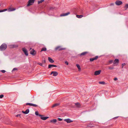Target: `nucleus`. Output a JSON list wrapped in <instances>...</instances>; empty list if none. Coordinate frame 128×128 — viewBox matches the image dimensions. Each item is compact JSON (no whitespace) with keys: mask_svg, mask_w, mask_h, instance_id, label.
Instances as JSON below:
<instances>
[{"mask_svg":"<svg viewBox=\"0 0 128 128\" xmlns=\"http://www.w3.org/2000/svg\"><path fill=\"white\" fill-rule=\"evenodd\" d=\"M7 45L3 43L0 46V50L2 51L5 50L7 48Z\"/></svg>","mask_w":128,"mask_h":128,"instance_id":"obj_1","label":"nucleus"},{"mask_svg":"<svg viewBox=\"0 0 128 128\" xmlns=\"http://www.w3.org/2000/svg\"><path fill=\"white\" fill-rule=\"evenodd\" d=\"M35 0H29L28 2V4L27 5V6H28L32 5L34 3Z\"/></svg>","mask_w":128,"mask_h":128,"instance_id":"obj_2","label":"nucleus"},{"mask_svg":"<svg viewBox=\"0 0 128 128\" xmlns=\"http://www.w3.org/2000/svg\"><path fill=\"white\" fill-rule=\"evenodd\" d=\"M22 50L24 52L26 56H28V50L26 49L25 48H22Z\"/></svg>","mask_w":128,"mask_h":128,"instance_id":"obj_3","label":"nucleus"},{"mask_svg":"<svg viewBox=\"0 0 128 128\" xmlns=\"http://www.w3.org/2000/svg\"><path fill=\"white\" fill-rule=\"evenodd\" d=\"M117 6H120L122 4V1L120 0H117L115 2Z\"/></svg>","mask_w":128,"mask_h":128,"instance_id":"obj_4","label":"nucleus"},{"mask_svg":"<svg viewBox=\"0 0 128 128\" xmlns=\"http://www.w3.org/2000/svg\"><path fill=\"white\" fill-rule=\"evenodd\" d=\"M70 14V12H68L66 13H63L60 14V16H67Z\"/></svg>","mask_w":128,"mask_h":128,"instance_id":"obj_5","label":"nucleus"},{"mask_svg":"<svg viewBox=\"0 0 128 128\" xmlns=\"http://www.w3.org/2000/svg\"><path fill=\"white\" fill-rule=\"evenodd\" d=\"M60 46H57V47H56L55 50H58V49H58V50L59 51H60L61 50H64L66 49V48H60Z\"/></svg>","mask_w":128,"mask_h":128,"instance_id":"obj_6","label":"nucleus"},{"mask_svg":"<svg viewBox=\"0 0 128 128\" xmlns=\"http://www.w3.org/2000/svg\"><path fill=\"white\" fill-rule=\"evenodd\" d=\"M101 71L100 70L96 71L94 72V74L95 75H98L100 74Z\"/></svg>","mask_w":128,"mask_h":128,"instance_id":"obj_7","label":"nucleus"},{"mask_svg":"<svg viewBox=\"0 0 128 128\" xmlns=\"http://www.w3.org/2000/svg\"><path fill=\"white\" fill-rule=\"evenodd\" d=\"M64 120V121L66 122L67 123H70L73 122V120H71L70 118L65 119Z\"/></svg>","mask_w":128,"mask_h":128,"instance_id":"obj_8","label":"nucleus"},{"mask_svg":"<svg viewBox=\"0 0 128 128\" xmlns=\"http://www.w3.org/2000/svg\"><path fill=\"white\" fill-rule=\"evenodd\" d=\"M31 54L33 56L35 55L36 54V51L34 49H32L30 51Z\"/></svg>","mask_w":128,"mask_h":128,"instance_id":"obj_9","label":"nucleus"},{"mask_svg":"<svg viewBox=\"0 0 128 128\" xmlns=\"http://www.w3.org/2000/svg\"><path fill=\"white\" fill-rule=\"evenodd\" d=\"M41 117V118L43 120H46L49 117L47 116H44L42 115V116H40Z\"/></svg>","mask_w":128,"mask_h":128,"instance_id":"obj_10","label":"nucleus"},{"mask_svg":"<svg viewBox=\"0 0 128 128\" xmlns=\"http://www.w3.org/2000/svg\"><path fill=\"white\" fill-rule=\"evenodd\" d=\"M30 112V110L29 109H27L26 110L24 111H22V112L23 114H26L29 113Z\"/></svg>","mask_w":128,"mask_h":128,"instance_id":"obj_11","label":"nucleus"},{"mask_svg":"<svg viewBox=\"0 0 128 128\" xmlns=\"http://www.w3.org/2000/svg\"><path fill=\"white\" fill-rule=\"evenodd\" d=\"M88 52H84L78 55V56H82L85 55L86 54H88Z\"/></svg>","mask_w":128,"mask_h":128,"instance_id":"obj_12","label":"nucleus"},{"mask_svg":"<svg viewBox=\"0 0 128 128\" xmlns=\"http://www.w3.org/2000/svg\"><path fill=\"white\" fill-rule=\"evenodd\" d=\"M16 10V8H9L8 10V12H10L11 11H12L15 10Z\"/></svg>","mask_w":128,"mask_h":128,"instance_id":"obj_13","label":"nucleus"},{"mask_svg":"<svg viewBox=\"0 0 128 128\" xmlns=\"http://www.w3.org/2000/svg\"><path fill=\"white\" fill-rule=\"evenodd\" d=\"M48 59L49 62H50L51 63H53L54 62V60L50 57H48Z\"/></svg>","mask_w":128,"mask_h":128,"instance_id":"obj_14","label":"nucleus"},{"mask_svg":"<svg viewBox=\"0 0 128 128\" xmlns=\"http://www.w3.org/2000/svg\"><path fill=\"white\" fill-rule=\"evenodd\" d=\"M119 62V60L118 59H116L114 60L113 63L114 64H115L116 63H118Z\"/></svg>","mask_w":128,"mask_h":128,"instance_id":"obj_15","label":"nucleus"},{"mask_svg":"<svg viewBox=\"0 0 128 128\" xmlns=\"http://www.w3.org/2000/svg\"><path fill=\"white\" fill-rule=\"evenodd\" d=\"M58 72L56 71H54L53 75L54 76H56L58 75Z\"/></svg>","mask_w":128,"mask_h":128,"instance_id":"obj_16","label":"nucleus"},{"mask_svg":"<svg viewBox=\"0 0 128 128\" xmlns=\"http://www.w3.org/2000/svg\"><path fill=\"white\" fill-rule=\"evenodd\" d=\"M60 104V103H56L53 105L52 106V108H53L56 107V106H59Z\"/></svg>","mask_w":128,"mask_h":128,"instance_id":"obj_17","label":"nucleus"},{"mask_svg":"<svg viewBox=\"0 0 128 128\" xmlns=\"http://www.w3.org/2000/svg\"><path fill=\"white\" fill-rule=\"evenodd\" d=\"M35 114L36 116H42V115L39 114L38 111H36L35 112Z\"/></svg>","mask_w":128,"mask_h":128,"instance_id":"obj_18","label":"nucleus"},{"mask_svg":"<svg viewBox=\"0 0 128 128\" xmlns=\"http://www.w3.org/2000/svg\"><path fill=\"white\" fill-rule=\"evenodd\" d=\"M75 105L77 107L79 108L80 106V105L78 102H77L75 103Z\"/></svg>","mask_w":128,"mask_h":128,"instance_id":"obj_19","label":"nucleus"},{"mask_svg":"<svg viewBox=\"0 0 128 128\" xmlns=\"http://www.w3.org/2000/svg\"><path fill=\"white\" fill-rule=\"evenodd\" d=\"M57 122V120L56 119H54L52 120H50V122H53L54 123L56 122Z\"/></svg>","mask_w":128,"mask_h":128,"instance_id":"obj_20","label":"nucleus"},{"mask_svg":"<svg viewBox=\"0 0 128 128\" xmlns=\"http://www.w3.org/2000/svg\"><path fill=\"white\" fill-rule=\"evenodd\" d=\"M83 16L82 15H76V17L79 18H81Z\"/></svg>","mask_w":128,"mask_h":128,"instance_id":"obj_21","label":"nucleus"},{"mask_svg":"<svg viewBox=\"0 0 128 128\" xmlns=\"http://www.w3.org/2000/svg\"><path fill=\"white\" fill-rule=\"evenodd\" d=\"M46 48L45 47H43L42 48L41 52L43 51H46Z\"/></svg>","mask_w":128,"mask_h":128,"instance_id":"obj_22","label":"nucleus"},{"mask_svg":"<svg viewBox=\"0 0 128 128\" xmlns=\"http://www.w3.org/2000/svg\"><path fill=\"white\" fill-rule=\"evenodd\" d=\"M76 66H77V67L78 68V70H80L81 68H80V65L78 64H76Z\"/></svg>","mask_w":128,"mask_h":128,"instance_id":"obj_23","label":"nucleus"},{"mask_svg":"<svg viewBox=\"0 0 128 128\" xmlns=\"http://www.w3.org/2000/svg\"><path fill=\"white\" fill-rule=\"evenodd\" d=\"M113 61L112 60H110L109 61V63L108 64H106V65H108L110 64H111L112 63Z\"/></svg>","mask_w":128,"mask_h":128,"instance_id":"obj_24","label":"nucleus"},{"mask_svg":"<svg viewBox=\"0 0 128 128\" xmlns=\"http://www.w3.org/2000/svg\"><path fill=\"white\" fill-rule=\"evenodd\" d=\"M7 10V9H5L2 10H0V12H5Z\"/></svg>","mask_w":128,"mask_h":128,"instance_id":"obj_25","label":"nucleus"},{"mask_svg":"<svg viewBox=\"0 0 128 128\" xmlns=\"http://www.w3.org/2000/svg\"><path fill=\"white\" fill-rule=\"evenodd\" d=\"M44 1V0H39L38 2V4H40L42 3V2Z\"/></svg>","mask_w":128,"mask_h":128,"instance_id":"obj_26","label":"nucleus"},{"mask_svg":"<svg viewBox=\"0 0 128 128\" xmlns=\"http://www.w3.org/2000/svg\"><path fill=\"white\" fill-rule=\"evenodd\" d=\"M124 7L125 8H126L125 10H126L128 8V4H126L125 6H124Z\"/></svg>","mask_w":128,"mask_h":128,"instance_id":"obj_27","label":"nucleus"},{"mask_svg":"<svg viewBox=\"0 0 128 128\" xmlns=\"http://www.w3.org/2000/svg\"><path fill=\"white\" fill-rule=\"evenodd\" d=\"M32 103H27L26 104V105H29L30 106H32Z\"/></svg>","mask_w":128,"mask_h":128,"instance_id":"obj_28","label":"nucleus"},{"mask_svg":"<svg viewBox=\"0 0 128 128\" xmlns=\"http://www.w3.org/2000/svg\"><path fill=\"white\" fill-rule=\"evenodd\" d=\"M99 83L100 84H105V82L103 81L100 82H99Z\"/></svg>","mask_w":128,"mask_h":128,"instance_id":"obj_29","label":"nucleus"},{"mask_svg":"<svg viewBox=\"0 0 128 128\" xmlns=\"http://www.w3.org/2000/svg\"><path fill=\"white\" fill-rule=\"evenodd\" d=\"M54 7H50V8L49 11L50 10H53L54 9Z\"/></svg>","mask_w":128,"mask_h":128,"instance_id":"obj_30","label":"nucleus"},{"mask_svg":"<svg viewBox=\"0 0 128 128\" xmlns=\"http://www.w3.org/2000/svg\"><path fill=\"white\" fill-rule=\"evenodd\" d=\"M32 106L34 107H37L38 106L36 104H32Z\"/></svg>","mask_w":128,"mask_h":128,"instance_id":"obj_31","label":"nucleus"},{"mask_svg":"<svg viewBox=\"0 0 128 128\" xmlns=\"http://www.w3.org/2000/svg\"><path fill=\"white\" fill-rule=\"evenodd\" d=\"M98 58V56H96L94 58V60H96Z\"/></svg>","mask_w":128,"mask_h":128,"instance_id":"obj_32","label":"nucleus"},{"mask_svg":"<svg viewBox=\"0 0 128 128\" xmlns=\"http://www.w3.org/2000/svg\"><path fill=\"white\" fill-rule=\"evenodd\" d=\"M51 67H52V64H50L48 65V68H50Z\"/></svg>","mask_w":128,"mask_h":128,"instance_id":"obj_33","label":"nucleus"},{"mask_svg":"<svg viewBox=\"0 0 128 128\" xmlns=\"http://www.w3.org/2000/svg\"><path fill=\"white\" fill-rule=\"evenodd\" d=\"M21 114H17L16 115V116L17 117H19L20 118H21Z\"/></svg>","mask_w":128,"mask_h":128,"instance_id":"obj_34","label":"nucleus"},{"mask_svg":"<svg viewBox=\"0 0 128 128\" xmlns=\"http://www.w3.org/2000/svg\"><path fill=\"white\" fill-rule=\"evenodd\" d=\"M18 70V69L16 68H14L12 70V72H13V71L16 70Z\"/></svg>","mask_w":128,"mask_h":128,"instance_id":"obj_35","label":"nucleus"},{"mask_svg":"<svg viewBox=\"0 0 128 128\" xmlns=\"http://www.w3.org/2000/svg\"><path fill=\"white\" fill-rule=\"evenodd\" d=\"M42 64H43L42 63H38V64L40 66H42L44 67V66H42Z\"/></svg>","mask_w":128,"mask_h":128,"instance_id":"obj_36","label":"nucleus"},{"mask_svg":"<svg viewBox=\"0 0 128 128\" xmlns=\"http://www.w3.org/2000/svg\"><path fill=\"white\" fill-rule=\"evenodd\" d=\"M126 64L125 63H124L122 64V68L124 67V66Z\"/></svg>","mask_w":128,"mask_h":128,"instance_id":"obj_37","label":"nucleus"},{"mask_svg":"<svg viewBox=\"0 0 128 128\" xmlns=\"http://www.w3.org/2000/svg\"><path fill=\"white\" fill-rule=\"evenodd\" d=\"M94 60V59L93 58L90 59V61L91 62L93 61Z\"/></svg>","mask_w":128,"mask_h":128,"instance_id":"obj_38","label":"nucleus"},{"mask_svg":"<svg viewBox=\"0 0 128 128\" xmlns=\"http://www.w3.org/2000/svg\"><path fill=\"white\" fill-rule=\"evenodd\" d=\"M4 95L3 94H1L0 95V98H2L3 97H4Z\"/></svg>","mask_w":128,"mask_h":128,"instance_id":"obj_39","label":"nucleus"},{"mask_svg":"<svg viewBox=\"0 0 128 128\" xmlns=\"http://www.w3.org/2000/svg\"><path fill=\"white\" fill-rule=\"evenodd\" d=\"M0 71L3 73H4L6 72V71L5 70H1Z\"/></svg>","mask_w":128,"mask_h":128,"instance_id":"obj_40","label":"nucleus"},{"mask_svg":"<svg viewBox=\"0 0 128 128\" xmlns=\"http://www.w3.org/2000/svg\"><path fill=\"white\" fill-rule=\"evenodd\" d=\"M46 62V61L45 60H44L42 61V64H44Z\"/></svg>","mask_w":128,"mask_h":128,"instance_id":"obj_41","label":"nucleus"},{"mask_svg":"<svg viewBox=\"0 0 128 128\" xmlns=\"http://www.w3.org/2000/svg\"><path fill=\"white\" fill-rule=\"evenodd\" d=\"M58 120L59 121H61L62 120V119L58 118Z\"/></svg>","mask_w":128,"mask_h":128,"instance_id":"obj_42","label":"nucleus"},{"mask_svg":"<svg viewBox=\"0 0 128 128\" xmlns=\"http://www.w3.org/2000/svg\"><path fill=\"white\" fill-rule=\"evenodd\" d=\"M88 126L90 127H93V126L92 124H90Z\"/></svg>","mask_w":128,"mask_h":128,"instance_id":"obj_43","label":"nucleus"},{"mask_svg":"<svg viewBox=\"0 0 128 128\" xmlns=\"http://www.w3.org/2000/svg\"><path fill=\"white\" fill-rule=\"evenodd\" d=\"M52 67H57V66L54 64H52Z\"/></svg>","mask_w":128,"mask_h":128,"instance_id":"obj_44","label":"nucleus"},{"mask_svg":"<svg viewBox=\"0 0 128 128\" xmlns=\"http://www.w3.org/2000/svg\"><path fill=\"white\" fill-rule=\"evenodd\" d=\"M108 68L110 70H112L114 69V68L113 67H110Z\"/></svg>","mask_w":128,"mask_h":128,"instance_id":"obj_45","label":"nucleus"},{"mask_svg":"<svg viewBox=\"0 0 128 128\" xmlns=\"http://www.w3.org/2000/svg\"><path fill=\"white\" fill-rule=\"evenodd\" d=\"M18 47V46L16 45H14L13 46V47L15 48L16 47Z\"/></svg>","mask_w":128,"mask_h":128,"instance_id":"obj_46","label":"nucleus"},{"mask_svg":"<svg viewBox=\"0 0 128 128\" xmlns=\"http://www.w3.org/2000/svg\"><path fill=\"white\" fill-rule=\"evenodd\" d=\"M65 62V63L67 65H68V62L67 61Z\"/></svg>","mask_w":128,"mask_h":128,"instance_id":"obj_47","label":"nucleus"},{"mask_svg":"<svg viewBox=\"0 0 128 128\" xmlns=\"http://www.w3.org/2000/svg\"><path fill=\"white\" fill-rule=\"evenodd\" d=\"M114 80L116 81L118 80V78H115L114 79Z\"/></svg>","mask_w":128,"mask_h":128,"instance_id":"obj_48","label":"nucleus"},{"mask_svg":"<svg viewBox=\"0 0 128 128\" xmlns=\"http://www.w3.org/2000/svg\"><path fill=\"white\" fill-rule=\"evenodd\" d=\"M118 117V116H116V117H115L114 118H113L114 119H116Z\"/></svg>","mask_w":128,"mask_h":128,"instance_id":"obj_49","label":"nucleus"},{"mask_svg":"<svg viewBox=\"0 0 128 128\" xmlns=\"http://www.w3.org/2000/svg\"><path fill=\"white\" fill-rule=\"evenodd\" d=\"M53 72H54V71H52V72H51V73H50V75H52V74H53Z\"/></svg>","mask_w":128,"mask_h":128,"instance_id":"obj_50","label":"nucleus"},{"mask_svg":"<svg viewBox=\"0 0 128 128\" xmlns=\"http://www.w3.org/2000/svg\"><path fill=\"white\" fill-rule=\"evenodd\" d=\"M110 5L111 6L114 5V4L113 3H111L110 4Z\"/></svg>","mask_w":128,"mask_h":128,"instance_id":"obj_51","label":"nucleus"}]
</instances>
